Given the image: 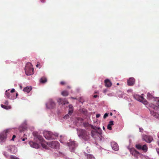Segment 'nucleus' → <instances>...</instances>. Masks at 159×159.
Wrapping results in <instances>:
<instances>
[{"label":"nucleus","mask_w":159,"mask_h":159,"mask_svg":"<svg viewBox=\"0 0 159 159\" xmlns=\"http://www.w3.org/2000/svg\"><path fill=\"white\" fill-rule=\"evenodd\" d=\"M86 150L88 153H89L90 152V149L88 147L87 148Z\"/></svg>","instance_id":"c03bdc74"},{"label":"nucleus","mask_w":159,"mask_h":159,"mask_svg":"<svg viewBox=\"0 0 159 159\" xmlns=\"http://www.w3.org/2000/svg\"><path fill=\"white\" fill-rule=\"evenodd\" d=\"M27 129V122L26 120H24L19 126L18 129L20 132H22L26 130Z\"/></svg>","instance_id":"f8f14e48"},{"label":"nucleus","mask_w":159,"mask_h":159,"mask_svg":"<svg viewBox=\"0 0 159 159\" xmlns=\"http://www.w3.org/2000/svg\"><path fill=\"white\" fill-rule=\"evenodd\" d=\"M3 154L7 158L9 156V154L5 151H3Z\"/></svg>","instance_id":"f704fd0d"},{"label":"nucleus","mask_w":159,"mask_h":159,"mask_svg":"<svg viewBox=\"0 0 159 159\" xmlns=\"http://www.w3.org/2000/svg\"><path fill=\"white\" fill-rule=\"evenodd\" d=\"M7 150L9 152L12 153H15L17 152V148L14 145L7 147Z\"/></svg>","instance_id":"ddd939ff"},{"label":"nucleus","mask_w":159,"mask_h":159,"mask_svg":"<svg viewBox=\"0 0 159 159\" xmlns=\"http://www.w3.org/2000/svg\"><path fill=\"white\" fill-rule=\"evenodd\" d=\"M136 147L138 149L141 150L142 148V146L139 144H137L136 145Z\"/></svg>","instance_id":"473e14b6"},{"label":"nucleus","mask_w":159,"mask_h":159,"mask_svg":"<svg viewBox=\"0 0 159 159\" xmlns=\"http://www.w3.org/2000/svg\"><path fill=\"white\" fill-rule=\"evenodd\" d=\"M57 102L59 103V104H61L62 105L69 103L68 101L66 98H58L57 100Z\"/></svg>","instance_id":"4468645a"},{"label":"nucleus","mask_w":159,"mask_h":159,"mask_svg":"<svg viewBox=\"0 0 159 159\" xmlns=\"http://www.w3.org/2000/svg\"><path fill=\"white\" fill-rule=\"evenodd\" d=\"M84 155L87 157V159H95L94 157L92 154L87 153L85 152H84Z\"/></svg>","instance_id":"5701e85b"},{"label":"nucleus","mask_w":159,"mask_h":159,"mask_svg":"<svg viewBox=\"0 0 159 159\" xmlns=\"http://www.w3.org/2000/svg\"><path fill=\"white\" fill-rule=\"evenodd\" d=\"M107 91V89H105L103 90V92L104 93H106V92Z\"/></svg>","instance_id":"6e6d98bb"},{"label":"nucleus","mask_w":159,"mask_h":159,"mask_svg":"<svg viewBox=\"0 0 159 159\" xmlns=\"http://www.w3.org/2000/svg\"><path fill=\"white\" fill-rule=\"evenodd\" d=\"M10 159H19L18 158L14 155H11L10 156Z\"/></svg>","instance_id":"72a5a7b5"},{"label":"nucleus","mask_w":159,"mask_h":159,"mask_svg":"<svg viewBox=\"0 0 159 159\" xmlns=\"http://www.w3.org/2000/svg\"><path fill=\"white\" fill-rule=\"evenodd\" d=\"M98 97V95H94L93 96V97L94 98H96Z\"/></svg>","instance_id":"13d9d810"},{"label":"nucleus","mask_w":159,"mask_h":159,"mask_svg":"<svg viewBox=\"0 0 159 159\" xmlns=\"http://www.w3.org/2000/svg\"><path fill=\"white\" fill-rule=\"evenodd\" d=\"M60 113V111L59 110H58L57 112V113L58 114H59Z\"/></svg>","instance_id":"052dcab7"},{"label":"nucleus","mask_w":159,"mask_h":159,"mask_svg":"<svg viewBox=\"0 0 159 159\" xmlns=\"http://www.w3.org/2000/svg\"><path fill=\"white\" fill-rule=\"evenodd\" d=\"M148 149V148L146 145L144 144L143 146H142V148L141 150H142L144 151L145 152H146L147 151Z\"/></svg>","instance_id":"7c9ffc66"},{"label":"nucleus","mask_w":159,"mask_h":159,"mask_svg":"<svg viewBox=\"0 0 159 159\" xmlns=\"http://www.w3.org/2000/svg\"><path fill=\"white\" fill-rule=\"evenodd\" d=\"M36 66L37 67H39V68H40L41 67V66L40 65V64H38L36 65Z\"/></svg>","instance_id":"49530a36"},{"label":"nucleus","mask_w":159,"mask_h":159,"mask_svg":"<svg viewBox=\"0 0 159 159\" xmlns=\"http://www.w3.org/2000/svg\"><path fill=\"white\" fill-rule=\"evenodd\" d=\"M131 153L134 156V159H140L141 154L134 149H132L130 151Z\"/></svg>","instance_id":"9b49d317"},{"label":"nucleus","mask_w":159,"mask_h":159,"mask_svg":"<svg viewBox=\"0 0 159 159\" xmlns=\"http://www.w3.org/2000/svg\"><path fill=\"white\" fill-rule=\"evenodd\" d=\"M41 1L43 3L45 2L44 0H41Z\"/></svg>","instance_id":"bf43d9fd"},{"label":"nucleus","mask_w":159,"mask_h":159,"mask_svg":"<svg viewBox=\"0 0 159 159\" xmlns=\"http://www.w3.org/2000/svg\"><path fill=\"white\" fill-rule=\"evenodd\" d=\"M84 120V119L81 117H77L76 118V121L77 122H79L80 123H82Z\"/></svg>","instance_id":"c756f323"},{"label":"nucleus","mask_w":159,"mask_h":159,"mask_svg":"<svg viewBox=\"0 0 159 159\" xmlns=\"http://www.w3.org/2000/svg\"><path fill=\"white\" fill-rule=\"evenodd\" d=\"M1 106L2 108L6 110L10 109L11 108V107L10 106H7L2 104L1 105Z\"/></svg>","instance_id":"cd10ccee"},{"label":"nucleus","mask_w":159,"mask_h":159,"mask_svg":"<svg viewBox=\"0 0 159 159\" xmlns=\"http://www.w3.org/2000/svg\"><path fill=\"white\" fill-rule=\"evenodd\" d=\"M18 95V94L17 93H16V98H17V96Z\"/></svg>","instance_id":"680f3d73"},{"label":"nucleus","mask_w":159,"mask_h":159,"mask_svg":"<svg viewBox=\"0 0 159 159\" xmlns=\"http://www.w3.org/2000/svg\"><path fill=\"white\" fill-rule=\"evenodd\" d=\"M32 88L31 86H27L25 87L23 89V91L24 92H26L27 93H29L30 91L32 90Z\"/></svg>","instance_id":"393cba45"},{"label":"nucleus","mask_w":159,"mask_h":159,"mask_svg":"<svg viewBox=\"0 0 159 159\" xmlns=\"http://www.w3.org/2000/svg\"><path fill=\"white\" fill-rule=\"evenodd\" d=\"M64 144L68 146L70 151L73 152H75V149L78 146V144L74 141H70L68 143H65Z\"/></svg>","instance_id":"6e6552de"},{"label":"nucleus","mask_w":159,"mask_h":159,"mask_svg":"<svg viewBox=\"0 0 159 159\" xmlns=\"http://www.w3.org/2000/svg\"><path fill=\"white\" fill-rule=\"evenodd\" d=\"M56 103L52 99L49 100L46 103L45 106L47 109H52L55 108Z\"/></svg>","instance_id":"1a4fd4ad"},{"label":"nucleus","mask_w":159,"mask_h":159,"mask_svg":"<svg viewBox=\"0 0 159 159\" xmlns=\"http://www.w3.org/2000/svg\"><path fill=\"white\" fill-rule=\"evenodd\" d=\"M12 62V61L10 60H7L6 61V63L7 64H9Z\"/></svg>","instance_id":"37998d69"},{"label":"nucleus","mask_w":159,"mask_h":159,"mask_svg":"<svg viewBox=\"0 0 159 159\" xmlns=\"http://www.w3.org/2000/svg\"><path fill=\"white\" fill-rule=\"evenodd\" d=\"M100 116V114H97L96 115V118H98Z\"/></svg>","instance_id":"3c124183"},{"label":"nucleus","mask_w":159,"mask_h":159,"mask_svg":"<svg viewBox=\"0 0 159 159\" xmlns=\"http://www.w3.org/2000/svg\"><path fill=\"white\" fill-rule=\"evenodd\" d=\"M69 117V114H66L65 116H64L63 117V119L65 120H66L68 119Z\"/></svg>","instance_id":"e433bc0d"},{"label":"nucleus","mask_w":159,"mask_h":159,"mask_svg":"<svg viewBox=\"0 0 159 159\" xmlns=\"http://www.w3.org/2000/svg\"><path fill=\"white\" fill-rule=\"evenodd\" d=\"M47 81V79L45 77H43L41 78L39 80L40 83L44 84Z\"/></svg>","instance_id":"bb28decb"},{"label":"nucleus","mask_w":159,"mask_h":159,"mask_svg":"<svg viewBox=\"0 0 159 159\" xmlns=\"http://www.w3.org/2000/svg\"><path fill=\"white\" fill-rule=\"evenodd\" d=\"M70 98L73 99H76V98H74L73 97H71Z\"/></svg>","instance_id":"4d7b16f0"},{"label":"nucleus","mask_w":159,"mask_h":159,"mask_svg":"<svg viewBox=\"0 0 159 159\" xmlns=\"http://www.w3.org/2000/svg\"><path fill=\"white\" fill-rule=\"evenodd\" d=\"M83 125L84 127L87 129H89L90 127H91L92 129L96 128L95 126H94L88 123H84Z\"/></svg>","instance_id":"a211bd4d"},{"label":"nucleus","mask_w":159,"mask_h":159,"mask_svg":"<svg viewBox=\"0 0 159 159\" xmlns=\"http://www.w3.org/2000/svg\"><path fill=\"white\" fill-rule=\"evenodd\" d=\"M104 83L106 86L108 87H110L112 84L111 82L108 79H106L104 81Z\"/></svg>","instance_id":"4be33fe9"},{"label":"nucleus","mask_w":159,"mask_h":159,"mask_svg":"<svg viewBox=\"0 0 159 159\" xmlns=\"http://www.w3.org/2000/svg\"><path fill=\"white\" fill-rule=\"evenodd\" d=\"M133 97L135 99L140 102H142L144 100V98L143 97L137 94L134 95Z\"/></svg>","instance_id":"6ab92c4d"},{"label":"nucleus","mask_w":159,"mask_h":159,"mask_svg":"<svg viewBox=\"0 0 159 159\" xmlns=\"http://www.w3.org/2000/svg\"><path fill=\"white\" fill-rule=\"evenodd\" d=\"M20 89H21L22 88V86L21 85H20Z\"/></svg>","instance_id":"338daca9"},{"label":"nucleus","mask_w":159,"mask_h":159,"mask_svg":"<svg viewBox=\"0 0 159 159\" xmlns=\"http://www.w3.org/2000/svg\"><path fill=\"white\" fill-rule=\"evenodd\" d=\"M65 82H64V81H61V82H60V84H61V85H64L65 84Z\"/></svg>","instance_id":"864d4df0"},{"label":"nucleus","mask_w":159,"mask_h":159,"mask_svg":"<svg viewBox=\"0 0 159 159\" xmlns=\"http://www.w3.org/2000/svg\"><path fill=\"white\" fill-rule=\"evenodd\" d=\"M33 135L34 136V140L35 141L39 142L40 143L41 146L43 148L46 149L48 148V147L47 145V143L45 141L43 138L42 136L39 135L38 133H34Z\"/></svg>","instance_id":"7ed1b4c3"},{"label":"nucleus","mask_w":159,"mask_h":159,"mask_svg":"<svg viewBox=\"0 0 159 159\" xmlns=\"http://www.w3.org/2000/svg\"><path fill=\"white\" fill-rule=\"evenodd\" d=\"M155 101L156 102V105L152 103L149 104L150 108L149 110L152 116L159 119V114L157 112L158 111L159 107V98H157L155 100Z\"/></svg>","instance_id":"f257e3e1"},{"label":"nucleus","mask_w":159,"mask_h":159,"mask_svg":"<svg viewBox=\"0 0 159 159\" xmlns=\"http://www.w3.org/2000/svg\"><path fill=\"white\" fill-rule=\"evenodd\" d=\"M61 94L64 96H67L69 94L68 92L66 90L62 91L61 93Z\"/></svg>","instance_id":"c85d7f7f"},{"label":"nucleus","mask_w":159,"mask_h":159,"mask_svg":"<svg viewBox=\"0 0 159 159\" xmlns=\"http://www.w3.org/2000/svg\"><path fill=\"white\" fill-rule=\"evenodd\" d=\"M27 139V138H21V139H22V141H25V139Z\"/></svg>","instance_id":"5fc2aeb1"},{"label":"nucleus","mask_w":159,"mask_h":159,"mask_svg":"<svg viewBox=\"0 0 159 159\" xmlns=\"http://www.w3.org/2000/svg\"><path fill=\"white\" fill-rule=\"evenodd\" d=\"M4 103L6 105H8V101H5V102H4Z\"/></svg>","instance_id":"de8ad7c7"},{"label":"nucleus","mask_w":159,"mask_h":159,"mask_svg":"<svg viewBox=\"0 0 159 159\" xmlns=\"http://www.w3.org/2000/svg\"><path fill=\"white\" fill-rule=\"evenodd\" d=\"M113 125V120L110 121L107 125V129L109 130H111L112 129L111 126Z\"/></svg>","instance_id":"b1692460"},{"label":"nucleus","mask_w":159,"mask_h":159,"mask_svg":"<svg viewBox=\"0 0 159 159\" xmlns=\"http://www.w3.org/2000/svg\"><path fill=\"white\" fill-rule=\"evenodd\" d=\"M25 74L27 75H31L34 74V69L32 64L30 62L27 63L25 68Z\"/></svg>","instance_id":"39448f33"},{"label":"nucleus","mask_w":159,"mask_h":159,"mask_svg":"<svg viewBox=\"0 0 159 159\" xmlns=\"http://www.w3.org/2000/svg\"><path fill=\"white\" fill-rule=\"evenodd\" d=\"M158 138L159 139V133L158 134Z\"/></svg>","instance_id":"774afa93"},{"label":"nucleus","mask_w":159,"mask_h":159,"mask_svg":"<svg viewBox=\"0 0 159 159\" xmlns=\"http://www.w3.org/2000/svg\"><path fill=\"white\" fill-rule=\"evenodd\" d=\"M145 141L147 143H150L153 140V138L150 136H146L144 138Z\"/></svg>","instance_id":"412c9836"},{"label":"nucleus","mask_w":159,"mask_h":159,"mask_svg":"<svg viewBox=\"0 0 159 159\" xmlns=\"http://www.w3.org/2000/svg\"><path fill=\"white\" fill-rule=\"evenodd\" d=\"M98 139H99V141L100 142H102L105 140V138L104 137V136L102 135V132L100 134V135L99 136L98 138Z\"/></svg>","instance_id":"a878e982"},{"label":"nucleus","mask_w":159,"mask_h":159,"mask_svg":"<svg viewBox=\"0 0 159 159\" xmlns=\"http://www.w3.org/2000/svg\"><path fill=\"white\" fill-rule=\"evenodd\" d=\"M67 88H68V89H70L71 88L70 87V86H68Z\"/></svg>","instance_id":"0e129e2a"},{"label":"nucleus","mask_w":159,"mask_h":159,"mask_svg":"<svg viewBox=\"0 0 159 159\" xmlns=\"http://www.w3.org/2000/svg\"><path fill=\"white\" fill-rule=\"evenodd\" d=\"M141 102H142L143 104L144 105H147L148 104V102L146 100H145V99L144 98V100H143V101H142Z\"/></svg>","instance_id":"4c0bfd02"},{"label":"nucleus","mask_w":159,"mask_h":159,"mask_svg":"<svg viewBox=\"0 0 159 159\" xmlns=\"http://www.w3.org/2000/svg\"><path fill=\"white\" fill-rule=\"evenodd\" d=\"M102 128H103V129L104 130H105V127H104V126H103V127H102Z\"/></svg>","instance_id":"69168bd1"},{"label":"nucleus","mask_w":159,"mask_h":159,"mask_svg":"<svg viewBox=\"0 0 159 159\" xmlns=\"http://www.w3.org/2000/svg\"><path fill=\"white\" fill-rule=\"evenodd\" d=\"M73 111V109H70L69 110L68 114L69 115H71Z\"/></svg>","instance_id":"c9c22d12"},{"label":"nucleus","mask_w":159,"mask_h":159,"mask_svg":"<svg viewBox=\"0 0 159 159\" xmlns=\"http://www.w3.org/2000/svg\"><path fill=\"white\" fill-rule=\"evenodd\" d=\"M139 131L140 132H143V128H139Z\"/></svg>","instance_id":"603ef678"},{"label":"nucleus","mask_w":159,"mask_h":159,"mask_svg":"<svg viewBox=\"0 0 159 159\" xmlns=\"http://www.w3.org/2000/svg\"><path fill=\"white\" fill-rule=\"evenodd\" d=\"M153 96L149 93H148L147 95V99L149 100L152 99L153 98Z\"/></svg>","instance_id":"2f4dec72"},{"label":"nucleus","mask_w":159,"mask_h":159,"mask_svg":"<svg viewBox=\"0 0 159 159\" xmlns=\"http://www.w3.org/2000/svg\"><path fill=\"white\" fill-rule=\"evenodd\" d=\"M156 151L158 154L159 156V148H156Z\"/></svg>","instance_id":"09e8293b"},{"label":"nucleus","mask_w":159,"mask_h":159,"mask_svg":"<svg viewBox=\"0 0 159 159\" xmlns=\"http://www.w3.org/2000/svg\"><path fill=\"white\" fill-rule=\"evenodd\" d=\"M110 116H112L113 115L112 113V112H111L110 114Z\"/></svg>","instance_id":"e2e57ef3"},{"label":"nucleus","mask_w":159,"mask_h":159,"mask_svg":"<svg viewBox=\"0 0 159 159\" xmlns=\"http://www.w3.org/2000/svg\"><path fill=\"white\" fill-rule=\"evenodd\" d=\"M69 110L73 109V106L71 104H70L69 105Z\"/></svg>","instance_id":"ea45409f"},{"label":"nucleus","mask_w":159,"mask_h":159,"mask_svg":"<svg viewBox=\"0 0 159 159\" xmlns=\"http://www.w3.org/2000/svg\"><path fill=\"white\" fill-rule=\"evenodd\" d=\"M107 95L109 97H112L114 96V94L113 93H108Z\"/></svg>","instance_id":"58836bf2"},{"label":"nucleus","mask_w":159,"mask_h":159,"mask_svg":"<svg viewBox=\"0 0 159 159\" xmlns=\"http://www.w3.org/2000/svg\"><path fill=\"white\" fill-rule=\"evenodd\" d=\"M9 90V89L7 90L5 92V96H6L8 98L10 99L13 100L16 99L14 96H12V94H11L9 92H8V91Z\"/></svg>","instance_id":"f3484780"},{"label":"nucleus","mask_w":159,"mask_h":159,"mask_svg":"<svg viewBox=\"0 0 159 159\" xmlns=\"http://www.w3.org/2000/svg\"><path fill=\"white\" fill-rule=\"evenodd\" d=\"M15 91V89H12L11 90V93H13Z\"/></svg>","instance_id":"8fccbe9b"},{"label":"nucleus","mask_w":159,"mask_h":159,"mask_svg":"<svg viewBox=\"0 0 159 159\" xmlns=\"http://www.w3.org/2000/svg\"><path fill=\"white\" fill-rule=\"evenodd\" d=\"M34 142L32 141H30L29 144L33 148H39V145L38 144L39 142L35 141L34 140Z\"/></svg>","instance_id":"2eb2a0df"},{"label":"nucleus","mask_w":159,"mask_h":159,"mask_svg":"<svg viewBox=\"0 0 159 159\" xmlns=\"http://www.w3.org/2000/svg\"><path fill=\"white\" fill-rule=\"evenodd\" d=\"M135 83V79L133 77L130 78L128 80V85L129 86H132Z\"/></svg>","instance_id":"aec40b11"},{"label":"nucleus","mask_w":159,"mask_h":159,"mask_svg":"<svg viewBox=\"0 0 159 159\" xmlns=\"http://www.w3.org/2000/svg\"><path fill=\"white\" fill-rule=\"evenodd\" d=\"M47 144L49 147L52 148L58 149L60 148L59 143L57 141H53L47 142Z\"/></svg>","instance_id":"9d476101"},{"label":"nucleus","mask_w":159,"mask_h":159,"mask_svg":"<svg viewBox=\"0 0 159 159\" xmlns=\"http://www.w3.org/2000/svg\"><path fill=\"white\" fill-rule=\"evenodd\" d=\"M43 134L44 137L48 140L55 139L58 136V134L57 133H53L47 130L44 131Z\"/></svg>","instance_id":"20e7f679"},{"label":"nucleus","mask_w":159,"mask_h":159,"mask_svg":"<svg viewBox=\"0 0 159 159\" xmlns=\"http://www.w3.org/2000/svg\"><path fill=\"white\" fill-rule=\"evenodd\" d=\"M77 134L79 138L85 141H89L90 138L89 133L84 129L77 128Z\"/></svg>","instance_id":"f03ea898"},{"label":"nucleus","mask_w":159,"mask_h":159,"mask_svg":"<svg viewBox=\"0 0 159 159\" xmlns=\"http://www.w3.org/2000/svg\"><path fill=\"white\" fill-rule=\"evenodd\" d=\"M95 127L96 128L93 129L94 130H91V135L93 138L98 139L99 136L100 135L101 133L102 132V130L99 127L95 126Z\"/></svg>","instance_id":"423d86ee"},{"label":"nucleus","mask_w":159,"mask_h":159,"mask_svg":"<svg viewBox=\"0 0 159 159\" xmlns=\"http://www.w3.org/2000/svg\"><path fill=\"white\" fill-rule=\"evenodd\" d=\"M131 139H134L133 137L132 136L130 137V139H129V143L130 144L132 142V140H131Z\"/></svg>","instance_id":"a19ab883"},{"label":"nucleus","mask_w":159,"mask_h":159,"mask_svg":"<svg viewBox=\"0 0 159 159\" xmlns=\"http://www.w3.org/2000/svg\"><path fill=\"white\" fill-rule=\"evenodd\" d=\"M111 147L113 150L115 151H117L119 150V146L116 142L113 141L111 143Z\"/></svg>","instance_id":"dca6fc26"},{"label":"nucleus","mask_w":159,"mask_h":159,"mask_svg":"<svg viewBox=\"0 0 159 159\" xmlns=\"http://www.w3.org/2000/svg\"><path fill=\"white\" fill-rule=\"evenodd\" d=\"M16 137V136L15 135H13L12 136V139H11V140H14V139Z\"/></svg>","instance_id":"a18cd8bd"},{"label":"nucleus","mask_w":159,"mask_h":159,"mask_svg":"<svg viewBox=\"0 0 159 159\" xmlns=\"http://www.w3.org/2000/svg\"><path fill=\"white\" fill-rule=\"evenodd\" d=\"M9 130V129H7L0 132V143H4L6 142Z\"/></svg>","instance_id":"0eeeda50"},{"label":"nucleus","mask_w":159,"mask_h":159,"mask_svg":"<svg viewBox=\"0 0 159 159\" xmlns=\"http://www.w3.org/2000/svg\"><path fill=\"white\" fill-rule=\"evenodd\" d=\"M108 116V114L107 113H105L103 116V118L104 119L106 118Z\"/></svg>","instance_id":"79ce46f5"}]
</instances>
